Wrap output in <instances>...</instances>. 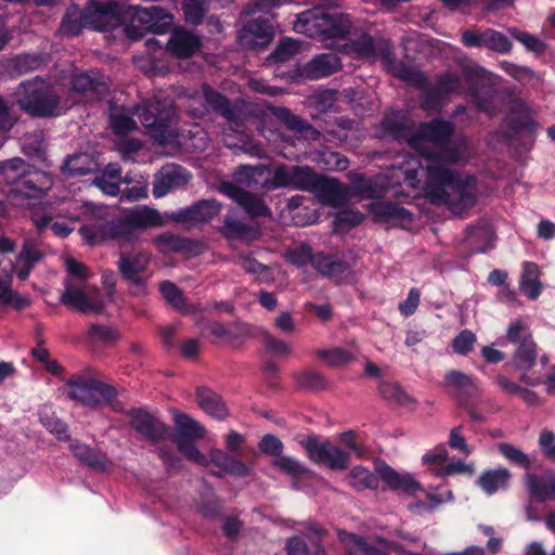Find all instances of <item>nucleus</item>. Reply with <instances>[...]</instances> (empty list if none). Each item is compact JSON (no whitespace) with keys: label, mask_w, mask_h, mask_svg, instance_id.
Returning a JSON list of instances; mask_svg holds the SVG:
<instances>
[{"label":"nucleus","mask_w":555,"mask_h":555,"mask_svg":"<svg viewBox=\"0 0 555 555\" xmlns=\"http://www.w3.org/2000/svg\"><path fill=\"white\" fill-rule=\"evenodd\" d=\"M173 423L175 434L170 439L189 461L205 467L210 462L233 477L244 478L250 474V467L246 463L221 449H212L208 460L195 444L197 439L204 437L205 428L186 413L175 412Z\"/></svg>","instance_id":"1"},{"label":"nucleus","mask_w":555,"mask_h":555,"mask_svg":"<svg viewBox=\"0 0 555 555\" xmlns=\"http://www.w3.org/2000/svg\"><path fill=\"white\" fill-rule=\"evenodd\" d=\"M425 191L433 204L447 205L454 212L467 210L476 203L475 178H461L441 166L427 167Z\"/></svg>","instance_id":"2"},{"label":"nucleus","mask_w":555,"mask_h":555,"mask_svg":"<svg viewBox=\"0 0 555 555\" xmlns=\"http://www.w3.org/2000/svg\"><path fill=\"white\" fill-rule=\"evenodd\" d=\"M139 17V8L126 4V0H92L85 7V23L88 28L108 31L119 25L124 26L127 38L139 40V27L134 22Z\"/></svg>","instance_id":"3"},{"label":"nucleus","mask_w":555,"mask_h":555,"mask_svg":"<svg viewBox=\"0 0 555 555\" xmlns=\"http://www.w3.org/2000/svg\"><path fill=\"white\" fill-rule=\"evenodd\" d=\"M349 14L331 13L323 8L313 7L296 15L294 30L311 39H346L351 30Z\"/></svg>","instance_id":"4"},{"label":"nucleus","mask_w":555,"mask_h":555,"mask_svg":"<svg viewBox=\"0 0 555 555\" xmlns=\"http://www.w3.org/2000/svg\"><path fill=\"white\" fill-rule=\"evenodd\" d=\"M376 472L377 475L364 466L357 465L351 468L346 481L358 492L366 489L376 490L379 480H383L391 491H401L408 495L423 491L422 485L411 474H399L385 462L376 466Z\"/></svg>","instance_id":"5"},{"label":"nucleus","mask_w":555,"mask_h":555,"mask_svg":"<svg viewBox=\"0 0 555 555\" xmlns=\"http://www.w3.org/2000/svg\"><path fill=\"white\" fill-rule=\"evenodd\" d=\"M176 116V106L171 100H141V125L162 146L170 145L177 140L173 127Z\"/></svg>","instance_id":"6"},{"label":"nucleus","mask_w":555,"mask_h":555,"mask_svg":"<svg viewBox=\"0 0 555 555\" xmlns=\"http://www.w3.org/2000/svg\"><path fill=\"white\" fill-rule=\"evenodd\" d=\"M14 98L18 107L31 117L48 118L57 114L60 98L43 80L22 82Z\"/></svg>","instance_id":"7"},{"label":"nucleus","mask_w":555,"mask_h":555,"mask_svg":"<svg viewBox=\"0 0 555 555\" xmlns=\"http://www.w3.org/2000/svg\"><path fill=\"white\" fill-rule=\"evenodd\" d=\"M139 232V209H131L128 215L111 221L83 224L79 233L90 244L94 245L106 240L119 243L130 242Z\"/></svg>","instance_id":"8"},{"label":"nucleus","mask_w":555,"mask_h":555,"mask_svg":"<svg viewBox=\"0 0 555 555\" xmlns=\"http://www.w3.org/2000/svg\"><path fill=\"white\" fill-rule=\"evenodd\" d=\"M307 457L317 465H324L333 472L346 470L350 465V453L333 444L330 440H321L315 434L308 435L298 441Z\"/></svg>","instance_id":"9"},{"label":"nucleus","mask_w":555,"mask_h":555,"mask_svg":"<svg viewBox=\"0 0 555 555\" xmlns=\"http://www.w3.org/2000/svg\"><path fill=\"white\" fill-rule=\"evenodd\" d=\"M65 385L68 388L67 396L70 400L92 409L99 408V401L93 396L94 391H100L105 399L113 395V386L103 382L93 372L73 375L66 380Z\"/></svg>","instance_id":"10"},{"label":"nucleus","mask_w":555,"mask_h":555,"mask_svg":"<svg viewBox=\"0 0 555 555\" xmlns=\"http://www.w3.org/2000/svg\"><path fill=\"white\" fill-rule=\"evenodd\" d=\"M60 301L83 314H101L105 308L98 288L92 286H85L81 288L74 286L68 282L65 284V291L62 293Z\"/></svg>","instance_id":"11"},{"label":"nucleus","mask_w":555,"mask_h":555,"mask_svg":"<svg viewBox=\"0 0 555 555\" xmlns=\"http://www.w3.org/2000/svg\"><path fill=\"white\" fill-rule=\"evenodd\" d=\"M220 210L221 204L217 199H199L190 206L167 214V217L172 222L180 223L185 229H190L198 224L210 222L218 216Z\"/></svg>","instance_id":"12"},{"label":"nucleus","mask_w":555,"mask_h":555,"mask_svg":"<svg viewBox=\"0 0 555 555\" xmlns=\"http://www.w3.org/2000/svg\"><path fill=\"white\" fill-rule=\"evenodd\" d=\"M205 106L216 115L222 117L230 126L241 128L244 126V115L238 102L232 103L223 93L208 83L202 87Z\"/></svg>","instance_id":"13"},{"label":"nucleus","mask_w":555,"mask_h":555,"mask_svg":"<svg viewBox=\"0 0 555 555\" xmlns=\"http://www.w3.org/2000/svg\"><path fill=\"white\" fill-rule=\"evenodd\" d=\"M461 82L456 74L446 72L441 74L436 83L429 87L421 99V106L425 111H439L450 100L451 95L460 91Z\"/></svg>","instance_id":"14"},{"label":"nucleus","mask_w":555,"mask_h":555,"mask_svg":"<svg viewBox=\"0 0 555 555\" xmlns=\"http://www.w3.org/2000/svg\"><path fill=\"white\" fill-rule=\"evenodd\" d=\"M274 29L269 20L253 18L237 34L240 46L247 50L262 51L273 40Z\"/></svg>","instance_id":"15"},{"label":"nucleus","mask_w":555,"mask_h":555,"mask_svg":"<svg viewBox=\"0 0 555 555\" xmlns=\"http://www.w3.org/2000/svg\"><path fill=\"white\" fill-rule=\"evenodd\" d=\"M220 192L237 203L251 218L269 217L271 215V209L261 197L233 182H221Z\"/></svg>","instance_id":"16"},{"label":"nucleus","mask_w":555,"mask_h":555,"mask_svg":"<svg viewBox=\"0 0 555 555\" xmlns=\"http://www.w3.org/2000/svg\"><path fill=\"white\" fill-rule=\"evenodd\" d=\"M192 179V173L181 165L166 164L155 175L153 194L163 197L171 190L182 188Z\"/></svg>","instance_id":"17"},{"label":"nucleus","mask_w":555,"mask_h":555,"mask_svg":"<svg viewBox=\"0 0 555 555\" xmlns=\"http://www.w3.org/2000/svg\"><path fill=\"white\" fill-rule=\"evenodd\" d=\"M313 269L336 284L349 283L353 274V270L347 261L324 251L317 253Z\"/></svg>","instance_id":"18"},{"label":"nucleus","mask_w":555,"mask_h":555,"mask_svg":"<svg viewBox=\"0 0 555 555\" xmlns=\"http://www.w3.org/2000/svg\"><path fill=\"white\" fill-rule=\"evenodd\" d=\"M201 48V37L183 27L172 28L166 43V50L180 60L192 57Z\"/></svg>","instance_id":"19"},{"label":"nucleus","mask_w":555,"mask_h":555,"mask_svg":"<svg viewBox=\"0 0 555 555\" xmlns=\"http://www.w3.org/2000/svg\"><path fill=\"white\" fill-rule=\"evenodd\" d=\"M173 24V16L165 9L156 5L141 7V39L145 34H167Z\"/></svg>","instance_id":"20"},{"label":"nucleus","mask_w":555,"mask_h":555,"mask_svg":"<svg viewBox=\"0 0 555 555\" xmlns=\"http://www.w3.org/2000/svg\"><path fill=\"white\" fill-rule=\"evenodd\" d=\"M341 61L334 53H321L300 67V75L310 80L330 77L341 69Z\"/></svg>","instance_id":"21"},{"label":"nucleus","mask_w":555,"mask_h":555,"mask_svg":"<svg viewBox=\"0 0 555 555\" xmlns=\"http://www.w3.org/2000/svg\"><path fill=\"white\" fill-rule=\"evenodd\" d=\"M387 184L382 176L366 177L363 173L350 176L349 191L351 196L374 199L382 198L387 193Z\"/></svg>","instance_id":"22"},{"label":"nucleus","mask_w":555,"mask_h":555,"mask_svg":"<svg viewBox=\"0 0 555 555\" xmlns=\"http://www.w3.org/2000/svg\"><path fill=\"white\" fill-rule=\"evenodd\" d=\"M322 201L331 206L345 204L350 197L349 186L338 179L321 175L314 191Z\"/></svg>","instance_id":"23"},{"label":"nucleus","mask_w":555,"mask_h":555,"mask_svg":"<svg viewBox=\"0 0 555 555\" xmlns=\"http://www.w3.org/2000/svg\"><path fill=\"white\" fill-rule=\"evenodd\" d=\"M453 134V122L441 118H434L430 121L422 122L418 128V135L421 139L441 147L451 143Z\"/></svg>","instance_id":"24"},{"label":"nucleus","mask_w":555,"mask_h":555,"mask_svg":"<svg viewBox=\"0 0 555 555\" xmlns=\"http://www.w3.org/2000/svg\"><path fill=\"white\" fill-rule=\"evenodd\" d=\"M69 448L80 464L96 473H105L112 468V461L96 449L80 442L70 443Z\"/></svg>","instance_id":"25"},{"label":"nucleus","mask_w":555,"mask_h":555,"mask_svg":"<svg viewBox=\"0 0 555 555\" xmlns=\"http://www.w3.org/2000/svg\"><path fill=\"white\" fill-rule=\"evenodd\" d=\"M52 185L53 178L50 173L36 170L30 166L17 192L23 193L28 198H39L42 197Z\"/></svg>","instance_id":"26"},{"label":"nucleus","mask_w":555,"mask_h":555,"mask_svg":"<svg viewBox=\"0 0 555 555\" xmlns=\"http://www.w3.org/2000/svg\"><path fill=\"white\" fill-rule=\"evenodd\" d=\"M195 399L199 408L211 417L222 421L228 416V408L220 395L206 386L195 390Z\"/></svg>","instance_id":"27"},{"label":"nucleus","mask_w":555,"mask_h":555,"mask_svg":"<svg viewBox=\"0 0 555 555\" xmlns=\"http://www.w3.org/2000/svg\"><path fill=\"white\" fill-rule=\"evenodd\" d=\"M516 346L512 357L514 369L516 371H530L535 365L538 358V346L531 333L525 334L522 341Z\"/></svg>","instance_id":"28"},{"label":"nucleus","mask_w":555,"mask_h":555,"mask_svg":"<svg viewBox=\"0 0 555 555\" xmlns=\"http://www.w3.org/2000/svg\"><path fill=\"white\" fill-rule=\"evenodd\" d=\"M155 245L159 251L166 253H182V254H197L199 243L196 240L182 237L172 233H164L155 238Z\"/></svg>","instance_id":"29"},{"label":"nucleus","mask_w":555,"mask_h":555,"mask_svg":"<svg viewBox=\"0 0 555 555\" xmlns=\"http://www.w3.org/2000/svg\"><path fill=\"white\" fill-rule=\"evenodd\" d=\"M443 386L454 391V396L462 405L467 403L468 398L476 390L473 378L469 375L456 370H452L446 373L443 378Z\"/></svg>","instance_id":"30"},{"label":"nucleus","mask_w":555,"mask_h":555,"mask_svg":"<svg viewBox=\"0 0 555 555\" xmlns=\"http://www.w3.org/2000/svg\"><path fill=\"white\" fill-rule=\"evenodd\" d=\"M383 60L391 65L393 74L401 80L406 81L417 88H424L428 85L427 77L420 70L413 67L406 66L403 62H395L392 53L389 49H384L380 52Z\"/></svg>","instance_id":"31"},{"label":"nucleus","mask_w":555,"mask_h":555,"mask_svg":"<svg viewBox=\"0 0 555 555\" xmlns=\"http://www.w3.org/2000/svg\"><path fill=\"white\" fill-rule=\"evenodd\" d=\"M372 214L382 222H406L413 220L412 212L391 201L377 202L372 205Z\"/></svg>","instance_id":"32"},{"label":"nucleus","mask_w":555,"mask_h":555,"mask_svg":"<svg viewBox=\"0 0 555 555\" xmlns=\"http://www.w3.org/2000/svg\"><path fill=\"white\" fill-rule=\"evenodd\" d=\"M511 478L512 474L505 467L486 469L476 480V486L488 495H492L500 489H507Z\"/></svg>","instance_id":"33"},{"label":"nucleus","mask_w":555,"mask_h":555,"mask_svg":"<svg viewBox=\"0 0 555 555\" xmlns=\"http://www.w3.org/2000/svg\"><path fill=\"white\" fill-rule=\"evenodd\" d=\"M543 285L540 281V270L537 263L526 261L519 280V289L531 300L540 297Z\"/></svg>","instance_id":"34"},{"label":"nucleus","mask_w":555,"mask_h":555,"mask_svg":"<svg viewBox=\"0 0 555 555\" xmlns=\"http://www.w3.org/2000/svg\"><path fill=\"white\" fill-rule=\"evenodd\" d=\"M108 122L113 132L118 137H126L137 128V122L129 108L113 103L109 104Z\"/></svg>","instance_id":"35"},{"label":"nucleus","mask_w":555,"mask_h":555,"mask_svg":"<svg viewBox=\"0 0 555 555\" xmlns=\"http://www.w3.org/2000/svg\"><path fill=\"white\" fill-rule=\"evenodd\" d=\"M506 122L513 135H517L521 132L534 134L538 128V122L524 105L515 106L507 116Z\"/></svg>","instance_id":"36"},{"label":"nucleus","mask_w":555,"mask_h":555,"mask_svg":"<svg viewBox=\"0 0 555 555\" xmlns=\"http://www.w3.org/2000/svg\"><path fill=\"white\" fill-rule=\"evenodd\" d=\"M98 167V163L92 155L80 153L68 156L62 166V170L68 177L74 178L95 172Z\"/></svg>","instance_id":"37"},{"label":"nucleus","mask_w":555,"mask_h":555,"mask_svg":"<svg viewBox=\"0 0 555 555\" xmlns=\"http://www.w3.org/2000/svg\"><path fill=\"white\" fill-rule=\"evenodd\" d=\"M30 165L20 157L0 162V177L4 183L21 186Z\"/></svg>","instance_id":"38"},{"label":"nucleus","mask_w":555,"mask_h":555,"mask_svg":"<svg viewBox=\"0 0 555 555\" xmlns=\"http://www.w3.org/2000/svg\"><path fill=\"white\" fill-rule=\"evenodd\" d=\"M295 387L298 390L319 392L327 387V379L325 376L312 369H306L293 373Z\"/></svg>","instance_id":"39"},{"label":"nucleus","mask_w":555,"mask_h":555,"mask_svg":"<svg viewBox=\"0 0 555 555\" xmlns=\"http://www.w3.org/2000/svg\"><path fill=\"white\" fill-rule=\"evenodd\" d=\"M82 28H88L85 23V7L70 4L63 15L60 30L65 36H77Z\"/></svg>","instance_id":"40"},{"label":"nucleus","mask_w":555,"mask_h":555,"mask_svg":"<svg viewBox=\"0 0 555 555\" xmlns=\"http://www.w3.org/2000/svg\"><path fill=\"white\" fill-rule=\"evenodd\" d=\"M287 555H325V548L317 539L293 535L286 540Z\"/></svg>","instance_id":"41"},{"label":"nucleus","mask_w":555,"mask_h":555,"mask_svg":"<svg viewBox=\"0 0 555 555\" xmlns=\"http://www.w3.org/2000/svg\"><path fill=\"white\" fill-rule=\"evenodd\" d=\"M141 436L153 441L165 440L169 437V427L141 408Z\"/></svg>","instance_id":"42"},{"label":"nucleus","mask_w":555,"mask_h":555,"mask_svg":"<svg viewBox=\"0 0 555 555\" xmlns=\"http://www.w3.org/2000/svg\"><path fill=\"white\" fill-rule=\"evenodd\" d=\"M527 487L531 498L539 503L555 498V478L545 480L540 476L529 474L527 475Z\"/></svg>","instance_id":"43"},{"label":"nucleus","mask_w":555,"mask_h":555,"mask_svg":"<svg viewBox=\"0 0 555 555\" xmlns=\"http://www.w3.org/2000/svg\"><path fill=\"white\" fill-rule=\"evenodd\" d=\"M320 176L309 166L295 165L292 173V189L313 192Z\"/></svg>","instance_id":"44"},{"label":"nucleus","mask_w":555,"mask_h":555,"mask_svg":"<svg viewBox=\"0 0 555 555\" xmlns=\"http://www.w3.org/2000/svg\"><path fill=\"white\" fill-rule=\"evenodd\" d=\"M379 396L389 403L408 406L415 403V400L404 391L397 383L383 380L378 385Z\"/></svg>","instance_id":"45"},{"label":"nucleus","mask_w":555,"mask_h":555,"mask_svg":"<svg viewBox=\"0 0 555 555\" xmlns=\"http://www.w3.org/2000/svg\"><path fill=\"white\" fill-rule=\"evenodd\" d=\"M271 466L294 479H300L310 474V469L302 462L288 455L273 459Z\"/></svg>","instance_id":"46"},{"label":"nucleus","mask_w":555,"mask_h":555,"mask_svg":"<svg viewBox=\"0 0 555 555\" xmlns=\"http://www.w3.org/2000/svg\"><path fill=\"white\" fill-rule=\"evenodd\" d=\"M267 172H270V169L266 165L241 166L235 171L234 179L237 183L254 188L258 184L261 185Z\"/></svg>","instance_id":"47"},{"label":"nucleus","mask_w":555,"mask_h":555,"mask_svg":"<svg viewBox=\"0 0 555 555\" xmlns=\"http://www.w3.org/2000/svg\"><path fill=\"white\" fill-rule=\"evenodd\" d=\"M293 166L280 164L274 167L272 178H263L261 186L268 190L292 188Z\"/></svg>","instance_id":"48"},{"label":"nucleus","mask_w":555,"mask_h":555,"mask_svg":"<svg viewBox=\"0 0 555 555\" xmlns=\"http://www.w3.org/2000/svg\"><path fill=\"white\" fill-rule=\"evenodd\" d=\"M463 73L469 94L474 99L480 98L489 85L488 79L482 74V69L479 67H467Z\"/></svg>","instance_id":"49"},{"label":"nucleus","mask_w":555,"mask_h":555,"mask_svg":"<svg viewBox=\"0 0 555 555\" xmlns=\"http://www.w3.org/2000/svg\"><path fill=\"white\" fill-rule=\"evenodd\" d=\"M208 0H184L182 11L189 25L198 26L203 23Z\"/></svg>","instance_id":"50"},{"label":"nucleus","mask_w":555,"mask_h":555,"mask_svg":"<svg viewBox=\"0 0 555 555\" xmlns=\"http://www.w3.org/2000/svg\"><path fill=\"white\" fill-rule=\"evenodd\" d=\"M346 51L353 52L361 57H373L377 54L373 37L363 33L359 38L345 44Z\"/></svg>","instance_id":"51"},{"label":"nucleus","mask_w":555,"mask_h":555,"mask_svg":"<svg viewBox=\"0 0 555 555\" xmlns=\"http://www.w3.org/2000/svg\"><path fill=\"white\" fill-rule=\"evenodd\" d=\"M317 253L307 243H301L299 246L288 249L286 253V261L297 268H302L310 263L313 267Z\"/></svg>","instance_id":"52"},{"label":"nucleus","mask_w":555,"mask_h":555,"mask_svg":"<svg viewBox=\"0 0 555 555\" xmlns=\"http://www.w3.org/2000/svg\"><path fill=\"white\" fill-rule=\"evenodd\" d=\"M121 279L137 287L139 285V264L137 256L121 254L118 261Z\"/></svg>","instance_id":"53"},{"label":"nucleus","mask_w":555,"mask_h":555,"mask_svg":"<svg viewBox=\"0 0 555 555\" xmlns=\"http://www.w3.org/2000/svg\"><path fill=\"white\" fill-rule=\"evenodd\" d=\"M299 48V43L295 39L283 38L268 60L274 63H285L298 53Z\"/></svg>","instance_id":"54"},{"label":"nucleus","mask_w":555,"mask_h":555,"mask_svg":"<svg viewBox=\"0 0 555 555\" xmlns=\"http://www.w3.org/2000/svg\"><path fill=\"white\" fill-rule=\"evenodd\" d=\"M253 233V228L232 217H225L222 227V234L229 240H245Z\"/></svg>","instance_id":"55"},{"label":"nucleus","mask_w":555,"mask_h":555,"mask_svg":"<svg viewBox=\"0 0 555 555\" xmlns=\"http://www.w3.org/2000/svg\"><path fill=\"white\" fill-rule=\"evenodd\" d=\"M485 48L500 54H507L512 50V42L504 34L487 28Z\"/></svg>","instance_id":"56"},{"label":"nucleus","mask_w":555,"mask_h":555,"mask_svg":"<svg viewBox=\"0 0 555 555\" xmlns=\"http://www.w3.org/2000/svg\"><path fill=\"white\" fill-rule=\"evenodd\" d=\"M339 540L348 545L349 543H353L363 555H389L385 551L370 544L363 537L347 532L345 530H340L338 532Z\"/></svg>","instance_id":"57"},{"label":"nucleus","mask_w":555,"mask_h":555,"mask_svg":"<svg viewBox=\"0 0 555 555\" xmlns=\"http://www.w3.org/2000/svg\"><path fill=\"white\" fill-rule=\"evenodd\" d=\"M159 291L166 301L176 310L185 309V299L182 291L171 281H164L159 284Z\"/></svg>","instance_id":"58"},{"label":"nucleus","mask_w":555,"mask_h":555,"mask_svg":"<svg viewBox=\"0 0 555 555\" xmlns=\"http://www.w3.org/2000/svg\"><path fill=\"white\" fill-rule=\"evenodd\" d=\"M507 31L513 39L519 41L530 52L542 54L546 49L545 43L529 33L522 31L515 27L508 28Z\"/></svg>","instance_id":"59"},{"label":"nucleus","mask_w":555,"mask_h":555,"mask_svg":"<svg viewBox=\"0 0 555 555\" xmlns=\"http://www.w3.org/2000/svg\"><path fill=\"white\" fill-rule=\"evenodd\" d=\"M72 87L75 92L79 93H101L105 90V85L99 79L92 78L88 74L76 75L72 80Z\"/></svg>","instance_id":"60"},{"label":"nucleus","mask_w":555,"mask_h":555,"mask_svg":"<svg viewBox=\"0 0 555 555\" xmlns=\"http://www.w3.org/2000/svg\"><path fill=\"white\" fill-rule=\"evenodd\" d=\"M498 450L514 465L520 466L522 468H529L531 466V462L528 455L508 442L500 443L498 446Z\"/></svg>","instance_id":"61"},{"label":"nucleus","mask_w":555,"mask_h":555,"mask_svg":"<svg viewBox=\"0 0 555 555\" xmlns=\"http://www.w3.org/2000/svg\"><path fill=\"white\" fill-rule=\"evenodd\" d=\"M318 357L332 366L347 364L354 359L353 354L345 348L321 349L318 351Z\"/></svg>","instance_id":"62"},{"label":"nucleus","mask_w":555,"mask_h":555,"mask_svg":"<svg viewBox=\"0 0 555 555\" xmlns=\"http://www.w3.org/2000/svg\"><path fill=\"white\" fill-rule=\"evenodd\" d=\"M364 220V215L359 210L347 209L339 211L334 220V224L339 230H350L359 224H361Z\"/></svg>","instance_id":"63"},{"label":"nucleus","mask_w":555,"mask_h":555,"mask_svg":"<svg viewBox=\"0 0 555 555\" xmlns=\"http://www.w3.org/2000/svg\"><path fill=\"white\" fill-rule=\"evenodd\" d=\"M43 258V253L38 249L33 240H25L21 251L17 255V263H27L35 266Z\"/></svg>","instance_id":"64"}]
</instances>
